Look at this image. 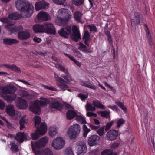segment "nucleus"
I'll use <instances>...</instances> for the list:
<instances>
[{
  "label": "nucleus",
  "instance_id": "f257e3e1",
  "mask_svg": "<svg viewBox=\"0 0 155 155\" xmlns=\"http://www.w3.org/2000/svg\"><path fill=\"white\" fill-rule=\"evenodd\" d=\"M80 130V126L78 124L71 126L67 131V136L71 139H74L78 136Z\"/></svg>",
  "mask_w": 155,
  "mask_h": 155
},
{
  "label": "nucleus",
  "instance_id": "f03ea898",
  "mask_svg": "<svg viewBox=\"0 0 155 155\" xmlns=\"http://www.w3.org/2000/svg\"><path fill=\"white\" fill-rule=\"evenodd\" d=\"M47 130V126L44 123L41 124L40 127L37 128L35 131L32 134V137L34 140L39 138L41 135L44 134Z\"/></svg>",
  "mask_w": 155,
  "mask_h": 155
},
{
  "label": "nucleus",
  "instance_id": "7ed1b4c3",
  "mask_svg": "<svg viewBox=\"0 0 155 155\" xmlns=\"http://www.w3.org/2000/svg\"><path fill=\"white\" fill-rule=\"evenodd\" d=\"M34 7L33 5L29 4H28L20 11V14L21 17L27 18L30 17L33 12Z\"/></svg>",
  "mask_w": 155,
  "mask_h": 155
},
{
  "label": "nucleus",
  "instance_id": "20e7f679",
  "mask_svg": "<svg viewBox=\"0 0 155 155\" xmlns=\"http://www.w3.org/2000/svg\"><path fill=\"white\" fill-rule=\"evenodd\" d=\"M48 141L47 137H44L36 142H31L32 149L34 151L36 148H40L45 147Z\"/></svg>",
  "mask_w": 155,
  "mask_h": 155
},
{
  "label": "nucleus",
  "instance_id": "39448f33",
  "mask_svg": "<svg viewBox=\"0 0 155 155\" xmlns=\"http://www.w3.org/2000/svg\"><path fill=\"white\" fill-rule=\"evenodd\" d=\"M72 30V32H71L70 36L72 40L77 42L81 39L79 30L76 26L74 25L71 28Z\"/></svg>",
  "mask_w": 155,
  "mask_h": 155
},
{
  "label": "nucleus",
  "instance_id": "423d86ee",
  "mask_svg": "<svg viewBox=\"0 0 155 155\" xmlns=\"http://www.w3.org/2000/svg\"><path fill=\"white\" fill-rule=\"evenodd\" d=\"M65 145V142L61 137H58L53 141L52 146L54 149L59 150L63 148Z\"/></svg>",
  "mask_w": 155,
  "mask_h": 155
},
{
  "label": "nucleus",
  "instance_id": "0eeeda50",
  "mask_svg": "<svg viewBox=\"0 0 155 155\" xmlns=\"http://www.w3.org/2000/svg\"><path fill=\"white\" fill-rule=\"evenodd\" d=\"M134 19H131V23L132 26H135V22L137 24L140 25L141 23H143V16L140 12H135L134 13Z\"/></svg>",
  "mask_w": 155,
  "mask_h": 155
},
{
  "label": "nucleus",
  "instance_id": "6e6552de",
  "mask_svg": "<svg viewBox=\"0 0 155 155\" xmlns=\"http://www.w3.org/2000/svg\"><path fill=\"white\" fill-rule=\"evenodd\" d=\"M71 32V28L70 26H67L64 28H62L58 31V34L61 37L64 38H68Z\"/></svg>",
  "mask_w": 155,
  "mask_h": 155
},
{
  "label": "nucleus",
  "instance_id": "1a4fd4ad",
  "mask_svg": "<svg viewBox=\"0 0 155 155\" xmlns=\"http://www.w3.org/2000/svg\"><path fill=\"white\" fill-rule=\"evenodd\" d=\"M68 10L64 8L60 9L57 12V18L61 20H67L69 18L68 17Z\"/></svg>",
  "mask_w": 155,
  "mask_h": 155
},
{
  "label": "nucleus",
  "instance_id": "9d476101",
  "mask_svg": "<svg viewBox=\"0 0 155 155\" xmlns=\"http://www.w3.org/2000/svg\"><path fill=\"white\" fill-rule=\"evenodd\" d=\"M39 101H35L32 102L29 106L31 111L36 114L39 115L41 113L40 108L39 107Z\"/></svg>",
  "mask_w": 155,
  "mask_h": 155
},
{
  "label": "nucleus",
  "instance_id": "9b49d317",
  "mask_svg": "<svg viewBox=\"0 0 155 155\" xmlns=\"http://www.w3.org/2000/svg\"><path fill=\"white\" fill-rule=\"evenodd\" d=\"M45 32L48 34H55V29L54 26L51 23L46 22L44 23Z\"/></svg>",
  "mask_w": 155,
  "mask_h": 155
},
{
  "label": "nucleus",
  "instance_id": "f8f14e48",
  "mask_svg": "<svg viewBox=\"0 0 155 155\" xmlns=\"http://www.w3.org/2000/svg\"><path fill=\"white\" fill-rule=\"evenodd\" d=\"M77 154L79 155L83 153H85L87 147L85 143L83 141H79L76 143Z\"/></svg>",
  "mask_w": 155,
  "mask_h": 155
},
{
  "label": "nucleus",
  "instance_id": "ddd939ff",
  "mask_svg": "<svg viewBox=\"0 0 155 155\" xmlns=\"http://www.w3.org/2000/svg\"><path fill=\"white\" fill-rule=\"evenodd\" d=\"M2 92L4 94H15L17 90L16 88L12 85H8L2 88Z\"/></svg>",
  "mask_w": 155,
  "mask_h": 155
},
{
  "label": "nucleus",
  "instance_id": "4468645a",
  "mask_svg": "<svg viewBox=\"0 0 155 155\" xmlns=\"http://www.w3.org/2000/svg\"><path fill=\"white\" fill-rule=\"evenodd\" d=\"M37 18L40 22L48 21L51 19L50 15L45 12H40L37 15Z\"/></svg>",
  "mask_w": 155,
  "mask_h": 155
},
{
  "label": "nucleus",
  "instance_id": "2eb2a0df",
  "mask_svg": "<svg viewBox=\"0 0 155 155\" xmlns=\"http://www.w3.org/2000/svg\"><path fill=\"white\" fill-rule=\"evenodd\" d=\"M100 137L97 135L94 134L91 135L88 140V142L89 145L92 146L96 145L99 143Z\"/></svg>",
  "mask_w": 155,
  "mask_h": 155
},
{
  "label": "nucleus",
  "instance_id": "dca6fc26",
  "mask_svg": "<svg viewBox=\"0 0 155 155\" xmlns=\"http://www.w3.org/2000/svg\"><path fill=\"white\" fill-rule=\"evenodd\" d=\"M49 4L44 0L39 1L35 4V9L37 11H39L41 9H45L48 8Z\"/></svg>",
  "mask_w": 155,
  "mask_h": 155
},
{
  "label": "nucleus",
  "instance_id": "f3484780",
  "mask_svg": "<svg viewBox=\"0 0 155 155\" xmlns=\"http://www.w3.org/2000/svg\"><path fill=\"white\" fill-rule=\"evenodd\" d=\"M118 135V131L114 130H112L107 132L106 134L107 140L111 141L115 140Z\"/></svg>",
  "mask_w": 155,
  "mask_h": 155
},
{
  "label": "nucleus",
  "instance_id": "a211bd4d",
  "mask_svg": "<svg viewBox=\"0 0 155 155\" xmlns=\"http://www.w3.org/2000/svg\"><path fill=\"white\" fill-rule=\"evenodd\" d=\"M18 38L21 40H25L30 38V34L28 30L19 32L17 35Z\"/></svg>",
  "mask_w": 155,
  "mask_h": 155
},
{
  "label": "nucleus",
  "instance_id": "6ab92c4d",
  "mask_svg": "<svg viewBox=\"0 0 155 155\" xmlns=\"http://www.w3.org/2000/svg\"><path fill=\"white\" fill-rule=\"evenodd\" d=\"M15 102L16 106L18 108L25 109L28 107L27 102L25 100L21 99H18Z\"/></svg>",
  "mask_w": 155,
  "mask_h": 155
},
{
  "label": "nucleus",
  "instance_id": "aec40b11",
  "mask_svg": "<svg viewBox=\"0 0 155 155\" xmlns=\"http://www.w3.org/2000/svg\"><path fill=\"white\" fill-rule=\"evenodd\" d=\"M58 68L60 70L64 72L66 74V75H62L61 76L65 79L67 80L68 82H70L72 81L71 77L68 73V70L66 69L64 67L61 65H58Z\"/></svg>",
  "mask_w": 155,
  "mask_h": 155
},
{
  "label": "nucleus",
  "instance_id": "412c9836",
  "mask_svg": "<svg viewBox=\"0 0 155 155\" xmlns=\"http://www.w3.org/2000/svg\"><path fill=\"white\" fill-rule=\"evenodd\" d=\"M49 107L51 109H54L58 110L61 111L62 109L63 105L58 101H53L49 104Z\"/></svg>",
  "mask_w": 155,
  "mask_h": 155
},
{
  "label": "nucleus",
  "instance_id": "4be33fe9",
  "mask_svg": "<svg viewBox=\"0 0 155 155\" xmlns=\"http://www.w3.org/2000/svg\"><path fill=\"white\" fill-rule=\"evenodd\" d=\"M29 3L28 1L25 0H18L16 2V8L17 9L21 11Z\"/></svg>",
  "mask_w": 155,
  "mask_h": 155
},
{
  "label": "nucleus",
  "instance_id": "5701e85b",
  "mask_svg": "<svg viewBox=\"0 0 155 155\" xmlns=\"http://www.w3.org/2000/svg\"><path fill=\"white\" fill-rule=\"evenodd\" d=\"M36 155H53V153L51 149L45 148L39 150L36 153Z\"/></svg>",
  "mask_w": 155,
  "mask_h": 155
},
{
  "label": "nucleus",
  "instance_id": "b1692460",
  "mask_svg": "<svg viewBox=\"0 0 155 155\" xmlns=\"http://www.w3.org/2000/svg\"><path fill=\"white\" fill-rule=\"evenodd\" d=\"M9 95H5L3 96L4 99L8 103H11L14 101L17 97V94H9Z\"/></svg>",
  "mask_w": 155,
  "mask_h": 155
},
{
  "label": "nucleus",
  "instance_id": "393cba45",
  "mask_svg": "<svg viewBox=\"0 0 155 155\" xmlns=\"http://www.w3.org/2000/svg\"><path fill=\"white\" fill-rule=\"evenodd\" d=\"M33 29L35 33H44L45 32V29L44 24L42 25L39 24H36L33 27Z\"/></svg>",
  "mask_w": 155,
  "mask_h": 155
},
{
  "label": "nucleus",
  "instance_id": "a878e982",
  "mask_svg": "<svg viewBox=\"0 0 155 155\" xmlns=\"http://www.w3.org/2000/svg\"><path fill=\"white\" fill-rule=\"evenodd\" d=\"M3 43L7 45L15 44L19 42V41L16 39L11 38H4L3 40Z\"/></svg>",
  "mask_w": 155,
  "mask_h": 155
},
{
  "label": "nucleus",
  "instance_id": "bb28decb",
  "mask_svg": "<svg viewBox=\"0 0 155 155\" xmlns=\"http://www.w3.org/2000/svg\"><path fill=\"white\" fill-rule=\"evenodd\" d=\"M83 14L81 12L77 11L74 14V18L77 21L81 22L82 20Z\"/></svg>",
  "mask_w": 155,
  "mask_h": 155
},
{
  "label": "nucleus",
  "instance_id": "cd10ccee",
  "mask_svg": "<svg viewBox=\"0 0 155 155\" xmlns=\"http://www.w3.org/2000/svg\"><path fill=\"white\" fill-rule=\"evenodd\" d=\"M6 111L7 113L10 116L12 115L14 112L15 111V110L14 106L11 104L6 106Z\"/></svg>",
  "mask_w": 155,
  "mask_h": 155
},
{
  "label": "nucleus",
  "instance_id": "c85d7f7f",
  "mask_svg": "<svg viewBox=\"0 0 155 155\" xmlns=\"http://www.w3.org/2000/svg\"><path fill=\"white\" fill-rule=\"evenodd\" d=\"M92 104L95 107L103 109H104L105 108L104 106L103 105L101 102L98 100L93 101L92 102Z\"/></svg>",
  "mask_w": 155,
  "mask_h": 155
},
{
  "label": "nucleus",
  "instance_id": "c756f323",
  "mask_svg": "<svg viewBox=\"0 0 155 155\" xmlns=\"http://www.w3.org/2000/svg\"><path fill=\"white\" fill-rule=\"evenodd\" d=\"M57 128L54 126H51L49 129V135L52 137H54L57 133Z\"/></svg>",
  "mask_w": 155,
  "mask_h": 155
},
{
  "label": "nucleus",
  "instance_id": "7c9ffc66",
  "mask_svg": "<svg viewBox=\"0 0 155 155\" xmlns=\"http://www.w3.org/2000/svg\"><path fill=\"white\" fill-rule=\"evenodd\" d=\"M76 116L77 113L73 110H69L67 113L66 116L68 120H71Z\"/></svg>",
  "mask_w": 155,
  "mask_h": 155
},
{
  "label": "nucleus",
  "instance_id": "2f4dec72",
  "mask_svg": "<svg viewBox=\"0 0 155 155\" xmlns=\"http://www.w3.org/2000/svg\"><path fill=\"white\" fill-rule=\"evenodd\" d=\"M21 15L17 12L12 13L9 15L8 17L11 20H17L20 18Z\"/></svg>",
  "mask_w": 155,
  "mask_h": 155
},
{
  "label": "nucleus",
  "instance_id": "473e14b6",
  "mask_svg": "<svg viewBox=\"0 0 155 155\" xmlns=\"http://www.w3.org/2000/svg\"><path fill=\"white\" fill-rule=\"evenodd\" d=\"M23 136H24V132L18 133L16 134L15 139L18 142L21 143H22L24 141Z\"/></svg>",
  "mask_w": 155,
  "mask_h": 155
},
{
  "label": "nucleus",
  "instance_id": "72a5a7b5",
  "mask_svg": "<svg viewBox=\"0 0 155 155\" xmlns=\"http://www.w3.org/2000/svg\"><path fill=\"white\" fill-rule=\"evenodd\" d=\"M101 155H117V153L110 149H105L101 152Z\"/></svg>",
  "mask_w": 155,
  "mask_h": 155
},
{
  "label": "nucleus",
  "instance_id": "f704fd0d",
  "mask_svg": "<svg viewBox=\"0 0 155 155\" xmlns=\"http://www.w3.org/2000/svg\"><path fill=\"white\" fill-rule=\"evenodd\" d=\"M26 116L24 115L23 116L19 121L20 124V129L22 130L25 127V124L26 123Z\"/></svg>",
  "mask_w": 155,
  "mask_h": 155
},
{
  "label": "nucleus",
  "instance_id": "c9c22d12",
  "mask_svg": "<svg viewBox=\"0 0 155 155\" xmlns=\"http://www.w3.org/2000/svg\"><path fill=\"white\" fill-rule=\"evenodd\" d=\"M14 25L13 23H11L5 25V28L8 31L11 32V33H14L16 32L15 29V26L12 27Z\"/></svg>",
  "mask_w": 155,
  "mask_h": 155
},
{
  "label": "nucleus",
  "instance_id": "e433bc0d",
  "mask_svg": "<svg viewBox=\"0 0 155 155\" xmlns=\"http://www.w3.org/2000/svg\"><path fill=\"white\" fill-rule=\"evenodd\" d=\"M83 39L84 40V42L85 44L87 45H88L87 41L90 40V35L88 31L86 30L85 31Z\"/></svg>",
  "mask_w": 155,
  "mask_h": 155
},
{
  "label": "nucleus",
  "instance_id": "4c0bfd02",
  "mask_svg": "<svg viewBox=\"0 0 155 155\" xmlns=\"http://www.w3.org/2000/svg\"><path fill=\"white\" fill-rule=\"evenodd\" d=\"M11 116L14 120H18L21 116V114L20 112L15 111Z\"/></svg>",
  "mask_w": 155,
  "mask_h": 155
},
{
  "label": "nucleus",
  "instance_id": "58836bf2",
  "mask_svg": "<svg viewBox=\"0 0 155 155\" xmlns=\"http://www.w3.org/2000/svg\"><path fill=\"white\" fill-rule=\"evenodd\" d=\"M85 108L87 111H94L96 110V108L92 104L87 102L85 106Z\"/></svg>",
  "mask_w": 155,
  "mask_h": 155
},
{
  "label": "nucleus",
  "instance_id": "ea45409f",
  "mask_svg": "<svg viewBox=\"0 0 155 155\" xmlns=\"http://www.w3.org/2000/svg\"><path fill=\"white\" fill-rule=\"evenodd\" d=\"M10 145H11V149L12 153L13 152H17L19 151L18 147L15 144L14 142H11Z\"/></svg>",
  "mask_w": 155,
  "mask_h": 155
},
{
  "label": "nucleus",
  "instance_id": "a19ab883",
  "mask_svg": "<svg viewBox=\"0 0 155 155\" xmlns=\"http://www.w3.org/2000/svg\"><path fill=\"white\" fill-rule=\"evenodd\" d=\"M34 119L35 127L36 128H38L41 122V118L39 116H36L34 117Z\"/></svg>",
  "mask_w": 155,
  "mask_h": 155
},
{
  "label": "nucleus",
  "instance_id": "79ce46f5",
  "mask_svg": "<svg viewBox=\"0 0 155 155\" xmlns=\"http://www.w3.org/2000/svg\"><path fill=\"white\" fill-rule=\"evenodd\" d=\"M98 114L102 117L107 118L110 117V112L107 111H100L97 112Z\"/></svg>",
  "mask_w": 155,
  "mask_h": 155
},
{
  "label": "nucleus",
  "instance_id": "37998d69",
  "mask_svg": "<svg viewBox=\"0 0 155 155\" xmlns=\"http://www.w3.org/2000/svg\"><path fill=\"white\" fill-rule=\"evenodd\" d=\"M144 29L146 32V36L147 40L151 39L152 37L151 34L148 29V27L146 24H144Z\"/></svg>",
  "mask_w": 155,
  "mask_h": 155
},
{
  "label": "nucleus",
  "instance_id": "c03bdc74",
  "mask_svg": "<svg viewBox=\"0 0 155 155\" xmlns=\"http://www.w3.org/2000/svg\"><path fill=\"white\" fill-rule=\"evenodd\" d=\"M64 55L68 57L71 60L74 62V63L78 66L80 67L81 65V63L76 60L73 56L67 53H65Z\"/></svg>",
  "mask_w": 155,
  "mask_h": 155
},
{
  "label": "nucleus",
  "instance_id": "a18cd8bd",
  "mask_svg": "<svg viewBox=\"0 0 155 155\" xmlns=\"http://www.w3.org/2000/svg\"><path fill=\"white\" fill-rule=\"evenodd\" d=\"M57 85L63 91L65 90L68 87V86L67 85L62 82L58 83H57Z\"/></svg>",
  "mask_w": 155,
  "mask_h": 155
},
{
  "label": "nucleus",
  "instance_id": "49530a36",
  "mask_svg": "<svg viewBox=\"0 0 155 155\" xmlns=\"http://www.w3.org/2000/svg\"><path fill=\"white\" fill-rule=\"evenodd\" d=\"M50 101L48 99L43 98L39 101V105L41 106H45L50 102Z\"/></svg>",
  "mask_w": 155,
  "mask_h": 155
},
{
  "label": "nucleus",
  "instance_id": "de8ad7c7",
  "mask_svg": "<svg viewBox=\"0 0 155 155\" xmlns=\"http://www.w3.org/2000/svg\"><path fill=\"white\" fill-rule=\"evenodd\" d=\"M64 153L65 155H74L72 148L71 147L66 148L65 150Z\"/></svg>",
  "mask_w": 155,
  "mask_h": 155
},
{
  "label": "nucleus",
  "instance_id": "09e8293b",
  "mask_svg": "<svg viewBox=\"0 0 155 155\" xmlns=\"http://www.w3.org/2000/svg\"><path fill=\"white\" fill-rule=\"evenodd\" d=\"M10 69L18 73L21 72L20 69L15 64L12 65Z\"/></svg>",
  "mask_w": 155,
  "mask_h": 155
},
{
  "label": "nucleus",
  "instance_id": "8fccbe9b",
  "mask_svg": "<svg viewBox=\"0 0 155 155\" xmlns=\"http://www.w3.org/2000/svg\"><path fill=\"white\" fill-rule=\"evenodd\" d=\"M83 129L84 131L83 134V136L84 137H86L88 133L90 131V130L87 128V126L85 124L83 125Z\"/></svg>",
  "mask_w": 155,
  "mask_h": 155
},
{
  "label": "nucleus",
  "instance_id": "3c124183",
  "mask_svg": "<svg viewBox=\"0 0 155 155\" xmlns=\"http://www.w3.org/2000/svg\"><path fill=\"white\" fill-rule=\"evenodd\" d=\"M105 127V126H103L99 128L97 131V133L100 136H101L104 135Z\"/></svg>",
  "mask_w": 155,
  "mask_h": 155
},
{
  "label": "nucleus",
  "instance_id": "603ef678",
  "mask_svg": "<svg viewBox=\"0 0 155 155\" xmlns=\"http://www.w3.org/2000/svg\"><path fill=\"white\" fill-rule=\"evenodd\" d=\"M72 3L77 6H79L82 4L84 0H72Z\"/></svg>",
  "mask_w": 155,
  "mask_h": 155
},
{
  "label": "nucleus",
  "instance_id": "864d4df0",
  "mask_svg": "<svg viewBox=\"0 0 155 155\" xmlns=\"http://www.w3.org/2000/svg\"><path fill=\"white\" fill-rule=\"evenodd\" d=\"M77 121L81 122V123H86V121L84 117L81 116H77L76 118Z\"/></svg>",
  "mask_w": 155,
  "mask_h": 155
},
{
  "label": "nucleus",
  "instance_id": "5fc2aeb1",
  "mask_svg": "<svg viewBox=\"0 0 155 155\" xmlns=\"http://www.w3.org/2000/svg\"><path fill=\"white\" fill-rule=\"evenodd\" d=\"M78 97H79L82 101H84L88 97L87 94H84L81 93L78 94Z\"/></svg>",
  "mask_w": 155,
  "mask_h": 155
},
{
  "label": "nucleus",
  "instance_id": "6e6d98bb",
  "mask_svg": "<svg viewBox=\"0 0 155 155\" xmlns=\"http://www.w3.org/2000/svg\"><path fill=\"white\" fill-rule=\"evenodd\" d=\"M113 123V121H111V122L108 123L105 126V130L106 131H107L109 130L110 128L111 127L112 125V124Z\"/></svg>",
  "mask_w": 155,
  "mask_h": 155
},
{
  "label": "nucleus",
  "instance_id": "4d7b16f0",
  "mask_svg": "<svg viewBox=\"0 0 155 155\" xmlns=\"http://www.w3.org/2000/svg\"><path fill=\"white\" fill-rule=\"evenodd\" d=\"M20 94L22 97H26L29 95L28 93L25 90L21 91L20 92Z\"/></svg>",
  "mask_w": 155,
  "mask_h": 155
},
{
  "label": "nucleus",
  "instance_id": "13d9d810",
  "mask_svg": "<svg viewBox=\"0 0 155 155\" xmlns=\"http://www.w3.org/2000/svg\"><path fill=\"white\" fill-rule=\"evenodd\" d=\"M88 26L89 27V28L90 29L91 32L92 31H94V32H97V29L96 27L94 25H88Z\"/></svg>",
  "mask_w": 155,
  "mask_h": 155
},
{
  "label": "nucleus",
  "instance_id": "bf43d9fd",
  "mask_svg": "<svg viewBox=\"0 0 155 155\" xmlns=\"http://www.w3.org/2000/svg\"><path fill=\"white\" fill-rule=\"evenodd\" d=\"M124 122L125 120L121 118L119 119L117 122V127L119 128L120 127V126L122 125Z\"/></svg>",
  "mask_w": 155,
  "mask_h": 155
},
{
  "label": "nucleus",
  "instance_id": "052dcab7",
  "mask_svg": "<svg viewBox=\"0 0 155 155\" xmlns=\"http://www.w3.org/2000/svg\"><path fill=\"white\" fill-rule=\"evenodd\" d=\"M54 3L58 4L63 5L65 1V0H53Z\"/></svg>",
  "mask_w": 155,
  "mask_h": 155
},
{
  "label": "nucleus",
  "instance_id": "680f3d73",
  "mask_svg": "<svg viewBox=\"0 0 155 155\" xmlns=\"http://www.w3.org/2000/svg\"><path fill=\"white\" fill-rule=\"evenodd\" d=\"M9 18H1L0 19V21L3 23H6L9 24V23L10 22V20Z\"/></svg>",
  "mask_w": 155,
  "mask_h": 155
},
{
  "label": "nucleus",
  "instance_id": "e2e57ef3",
  "mask_svg": "<svg viewBox=\"0 0 155 155\" xmlns=\"http://www.w3.org/2000/svg\"><path fill=\"white\" fill-rule=\"evenodd\" d=\"M87 115L89 117L93 116L94 117H96L97 116V114L94 113L93 112H88L87 113Z\"/></svg>",
  "mask_w": 155,
  "mask_h": 155
},
{
  "label": "nucleus",
  "instance_id": "0e129e2a",
  "mask_svg": "<svg viewBox=\"0 0 155 155\" xmlns=\"http://www.w3.org/2000/svg\"><path fill=\"white\" fill-rule=\"evenodd\" d=\"M89 127L92 129L95 130H98L100 128L99 126H95L92 124H89Z\"/></svg>",
  "mask_w": 155,
  "mask_h": 155
},
{
  "label": "nucleus",
  "instance_id": "69168bd1",
  "mask_svg": "<svg viewBox=\"0 0 155 155\" xmlns=\"http://www.w3.org/2000/svg\"><path fill=\"white\" fill-rule=\"evenodd\" d=\"M15 29H16V32H18V31L22 30H23V28L22 26L19 25L18 26H15Z\"/></svg>",
  "mask_w": 155,
  "mask_h": 155
},
{
  "label": "nucleus",
  "instance_id": "338daca9",
  "mask_svg": "<svg viewBox=\"0 0 155 155\" xmlns=\"http://www.w3.org/2000/svg\"><path fill=\"white\" fill-rule=\"evenodd\" d=\"M5 107V104L3 101L0 100V109H3Z\"/></svg>",
  "mask_w": 155,
  "mask_h": 155
},
{
  "label": "nucleus",
  "instance_id": "774afa93",
  "mask_svg": "<svg viewBox=\"0 0 155 155\" xmlns=\"http://www.w3.org/2000/svg\"><path fill=\"white\" fill-rule=\"evenodd\" d=\"M24 136H23V140H24V139H25L26 140H29L30 139V137L28 135V134L26 133H25L24 132Z\"/></svg>",
  "mask_w": 155,
  "mask_h": 155
}]
</instances>
